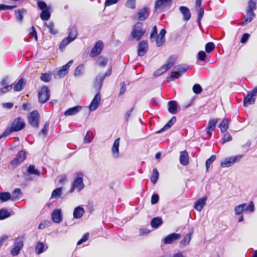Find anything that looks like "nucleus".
Returning a JSON list of instances; mask_svg holds the SVG:
<instances>
[{
    "label": "nucleus",
    "mask_w": 257,
    "mask_h": 257,
    "mask_svg": "<svg viewBox=\"0 0 257 257\" xmlns=\"http://www.w3.org/2000/svg\"><path fill=\"white\" fill-rule=\"evenodd\" d=\"M145 33V31L143 30V24L142 23L138 22L133 28L131 32V36L133 40L139 41L141 39Z\"/></svg>",
    "instance_id": "1"
},
{
    "label": "nucleus",
    "mask_w": 257,
    "mask_h": 257,
    "mask_svg": "<svg viewBox=\"0 0 257 257\" xmlns=\"http://www.w3.org/2000/svg\"><path fill=\"white\" fill-rule=\"evenodd\" d=\"M173 0H157L155 4V10L158 13L166 11L171 7Z\"/></svg>",
    "instance_id": "2"
},
{
    "label": "nucleus",
    "mask_w": 257,
    "mask_h": 257,
    "mask_svg": "<svg viewBox=\"0 0 257 257\" xmlns=\"http://www.w3.org/2000/svg\"><path fill=\"white\" fill-rule=\"evenodd\" d=\"M77 175V177L71 183V189L70 191V193H73L76 189L79 192L84 187L82 179L83 174L81 173H78Z\"/></svg>",
    "instance_id": "3"
},
{
    "label": "nucleus",
    "mask_w": 257,
    "mask_h": 257,
    "mask_svg": "<svg viewBox=\"0 0 257 257\" xmlns=\"http://www.w3.org/2000/svg\"><path fill=\"white\" fill-rule=\"evenodd\" d=\"M243 157V155H239L226 158L222 160L220 166L222 168L229 167L234 163L238 162Z\"/></svg>",
    "instance_id": "4"
},
{
    "label": "nucleus",
    "mask_w": 257,
    "mask_h": 257,
    "mask_svg": "<svg viewBox=\"0 0 257 257\" xmlns=\"http://www.w3.org/2000/svg\"><path fill=\"white\" fill-rule=\"evenodd\" d=\"M28 119L29 124L32 127L35 128L38 127L40 120V114L38 111L34 110L32 111L29 114Z\"/></svg>",
    "instance_id": "5"
},
{
    "label": "nucleus",
    "mask_w": 257,
    "mask_h": 257,
    "mask_svg": "<svg viewBox=\"0 0 257 257\" xmlns=\"http://www.w3.org/2000/svg\"><path fill=\"white\" fill-rule=\"evenodd\" d=\"M175 59L173 57H170L167 60L166 63L164 64L160 69L154 72L155 76H159L165 73L174 64Z\"/></svg>",
    "instance_id": "6"
},
{
    "label": "nucleus",
    "mask_w": 257,
    "mask_h": 257,
    "mask_svg": "<svg viewBox=\"0 0 257 257\" xmlns=\"http://www.w3.org/2000/svg\"><path fill=\"white\" fill-rule=\"evenodd\" d=\"M105 78V76H102V74H98L94 79L93 87L95 89L96 93L94 96H100L99 90L101 89L103 80Z\"/></svg>",
    "instance_id": "7"
},
{
    "label": "nucleus",
    "mask_w": 257,
    "mask_h": 257,
    "mask_svg": "<svg viewBox=\"0 0 257 257\" xmlns=\"http://www.w3.org/2000/svg\"><path fill=\"white\" fill-rule=\"evenodd\" d=\"M103 48V43L101 41H97L94 46L92 48L90 56L94 57L99 55Z\"/></svg>",
    "instance_id": "8"
},
{
    "label": "nucleus",
    "mask_w": 257,
    "mask_h": 257,
    "mask_svg": "<svg viewBox=\"0 0 257 257\" xmlns=\"http://www.w3.org/2000/svg\"><path fill=\"white\" fill-rule=\"evenodd\" d=\"M202 0H196L195 5V10L196 12L198 13L197 23L200 24V21L202 19L204 13V9L203 7L201 6Z\"/></svg>",
    "instance_id": "9"
},
{
    "label": "nucleus",
    "mask_w": 257,
    "mask_h": 257,
    "mask_svg": "<svg viewBox=\"0 0 257 257\" xmlns=\"http://www.w3.org/2000/svg\"><path fill=\"white\" fill-rule=\"evenodd\" d=\"M187 69L188 67L185 65L181 64L176 65L173 68L172 71V73L175 74V78H178L185 72Z\"/></svg>",
    "instance_id": "10"
},
{
    "label": "nucleus",
    "mask_w": 257,
    "mask_h": 257,
    "mask_svg": "<svg viewBox=\"0 0 257 257\" xmlns=\"http://www.w3.org/2000/svg\"><path fill=\"white\" fill-rule=\"evenodd\" d=\"M25 126V124L23 119L20 117H17L14 120L11 127L15 132H18L23 129Z\"/></svg>",
    "instance_id": "11"
},
{
    "label": "nucleus",
    "mask_w": 257,
    "mask_h": 257,
    "mask_svg": "<svg viewBox=\"0 0 257 257\" xmlns=\"http://www.w3.org/2000/svg\"><path fill=\"white\" fill-rule=\"evenodd\" d=\"M73 62L72 60L69 61L66 64L62 66L57 72V75L60 78L64 77L68 73L70 67Z\"/></svg>",
    "instance_id": "12"
},
{
    "label": "nucleus",
    "mask_w": 257,
    "mask_h": 257,
    "mask_svg": "<svg viewBox=\"0 0 257 257\" xmlns=\"http://www.w3.org/2000/svg\"><path fill=\"white\" fill-rule=\"evenodd\" d=\"M51 219L54 223H60L63 219V215L61 209H55L52 212Z\"/></svg>",
    "instance_id": "13"
},
{
    "label": "nucleus",
    "mask_w": 257,
    "mask_h": 257,
    "mask_svg": "<svg viewBox=\"0 0 257 257\" xmlns=\"http://www.w3.org/2000/svg\"><path fill=\"white\" fill-rule=\"evenodd\" d=\"M26 159V153L24 151H20L16 157L11 162V164L15 167L18 166Z\"/></svg>",
    "instance_id": "14"
},
{
    "label": "nucleus",
    "mask_w": 257,
    "mask_h": 257,
    "mask_svg": "<svg viewBox=\"0 0 257 257\" xmlns=\"http://www.w3.org/2000/svg\"><path fill=\"white\" fill-rule=\"evenodd\" d=\"M148 50V44L147 41H142L138 45V53L139 56H144Z\"/></svg>",
    "instance_id": "15"
},
{
    "label": "nucleus",
    "mask_w": 257,
    "mask_h": 257,
    "mask_svg": "<svg viewBox=\"0 0 257 257\" xmlns=\"http://www.w3.org/2000/svg\"><path fill=\"white\" fill-rule=\"evenodd\" d=\"M181 237L179 233H173L166 236L164 239V243L165 244H171L175 241L179 239Z\"/></svg>",
    "instance_id": "16"
},
{
    "label": "nucleus",
    "mask_w": 257,
    "mask_h": 257,
    "mask_svg": "<svg viewBox=\"0 0 257 257\" xmlns=\"http://www.w3.org/2000/svg\"><path fill=\"white\" fill-rule=\"evenodd\" d=\"M207 200V197L206 196L199 199L195 202L194 208L197 211H201L206 205Z\"/></svg>",
    "instance_id": "17"
},
{
    "label": "nucleus",
    "mask_w": 257,
    "mask_h": 257,
    "mask_svg": "<svg viewBox=\"0 0 257 257\" xmlns=\"http://www.w3.org/2000/svg\"><path fill=\"white\" fill-rule=\"evenodd\" d=\"M150 8L144 7L141 9L138 12V19L140 21H144L149 17Z\"/></svg>",
    "instance_id": "18"
},
{
    "label": "nucleus",
    "mask_w": 257,
    "mask_h": 257,
    "mask_svg": "<svg viewBox=\"0 0 257 257\" xmlns=\"http://www.w3.org/2000/svg\"><path fill=\"white\" fill-rule=\"evenodd\" d=\"M179 11L183 15V20L184 21H188L191 17L189 9L185 6H181L179 8Z\"/></svg>",
    "instance_id": "19"
},
{
    "label": "nucleus",
    "mask_w": 257,
    "mask_h": 257,
    "mask_svg": "<svg viewBox=\"0 0 257 257\" xmlns=\"http://www.w3.org/2000/svg\"><path fill=\"white\" fill-rule=\"evenodd\" d=\"M1 83V85L3 86V87L1 89V92L2 93H5L12 90L13 88V84L9 85V78L8 77L4 78L2 80Z\"/></svg>",
    "instance_id": "20"
},
{
    "label": "nucleus",
    "mask_w": 257,
    "mask_h": 257,
    "mask_svg": "<svg viewBox=\"0 0 257 257\" xmlns=\"http://www.w3.org/2000/svg\"><path fill=\"white\" fill-rule=\"evenodd\" d=\"M82 108V107L81 105H77L69 108L65 111L64 115L65 116H71L75 115L80 112Z\"/></svg>",
    "instance_id": "21"
},
{
    "label": "nucleus",
    "mask_w": 257,
    "mask_h": 257,
    "mask_svg": "<svg viewBox=\"0 0 257 257\" xmlns=\"http://www.w3.org/2000/svg\"><path fill=\"white\" fill-rule=\"evenodd\" d=\"M119 141L120 139H116L113 144L112 148L111 149V152L112 156L114 158H117L119 156Z\"/></svg>",
    "instance_id": "22"
},
{
    "label": "nucleus",
    "mask_w": 257,
    "mask_h": 257,
    "mask_svg": "<svg viewBox=\"0 0 257 257\" xmlns=\"http://www.w3.org/2000/svg\"><path fill=\"white\" fill-rule=\"evenodd\" d=\"M85 213L84 208L80 206L76 207L73 211V216L75 219H79L81 218Z\"/></svg>",
    "instance_id": "23"
},
{
    "label": "nucleus",
    "mask_w": 257,
    "mask_h": 257,
    "mask_svg": "<svg viewBox=\"0 0 257 257\" xmlns=\"http://www.w3.org/2000/svg\"><path fill=\"white\" fill-rule=\"evenodd\" d=\"M255 17V14L254 11L246 10V18L241 23V25L244 26L246 25L248 23L251 22V21Z\"/></svg>",
    "instance_id": "24"
},
{
    "label": "nucleus",
    "mask_w": 257,
    "mask_h": 257,
    "mask_svg": "<svg viewBox=\"0 0 257 257\" xmlns=\"http://www.w3.org/2000/svg\"><path fill=\"white\" fill-rule=\"evenodd\" d=\"M194 229L191 228L190 230L189 233L187 234L184 237L182 240L180 242V244L181 245H183L184 246H187L188 245L191 240L192 235L193 234Z\"/></svg>",
    "instance_id": "25"
},
{
    "label": "nucleus",
    "mask_w": 257,
    "mask_h": 257,
    "mask_svg": "<svg viewBox=\"0 0 257 257\" xmlns=\"http://www.w3.org/2000/svg\"><path fill=\"white\" fill-rule=\"evenodd\" d=\"M25 239V234L18 235V236L14 239V245L23 248L24 247V241Z\"/></svg>",
    "instance_id": "26"
},
{
    "label": "nucleus",
    "mask_w": 257,
    "mask_h": 257,
    "mask_svg": "<svg viewBox=\"0 0 257 257\" xmlns=\"http://www.w3.org/2000/svg\"><path fill=\"white\" fill-rule=\"evenodd\" d=\"M179 158L180 163L183 166H186L189 163L188 154L186 151L181 152Z\"/></svg>",
    "instance_id": "27"
},
{
    "label": "nucleus",
    "mask_w": 257,
    "mask_h": 257,
    "mask_svg": "<svg viewBox=\"0 0 257 257\" xmlns=\"http://www.w3.org/2000/svg\"><path fill=\"white\" fill-rule=\"evenodd\" d=\"M100 101L101 97H94L89 106L90 110L92 111L96 110L98 107Z\"/></svg>",
    "instance_id": "28"
},
{
    "label": "nucleus",
    "mask_w": 257,
    "mask_h": 257,
    "mask_svg": "<svg viewBox=\"0 0 257 257\" xmlns=\"http://www.w3.org/2000/svg\"><path fill=\"white\" fill-rule=\"evenodd\" d=\"M26 84V81L24 78H21L18 82L13 86V88L15 91H21L25 85Z\"/></svg>",
    "instance_id": "29"
},
{
    "label": "nucleus",
    "mask_w": 257,
    "mask_h": 257,
    "mask_svg": "<svg viewBox=\"0 0 257 257\" xmlns=\"http://www.w3.org/2000/svg\"><path fill=\"white\" fill-rule=\"evenodd\" d=\"M168 111L173 114L177 113V104L175 101L171 100L168 102Z\"/></svg>",
    "instance_id": "30"
},
{
    "label": "nucleus",
    "mask_w": 257,
    "mask_h": 257,
    "mask_svg": "<svg viewBox=\"0 0 257 257\" xmlns=\"http://www.w3.org/2000/svg\"><path fill=\"white\" fill-rule=\"evenodd\" d=\"M176 117L175 116H173L172 118L165 125V126L157 133H161L170 128L176 122Z\"/></svg>",
    "instance_id": "31"
},
{
    "label": "nucleus",
    "mask_w": 257,
    "mask_h": 257,
    "mask_svg": "<svg viewBox=\"0 0 257 257\" xmlns=\"http://www.w3.org/2000/svg\"><path fill=\"white\" fill-rule=\"evenodd\" d=\"M50 10L51 7L42 11L40 17L43 21H47L50 19L51 16Z\"/></svg>",
    "instance_id": "32"
},
{
    "label": "nucleus",
    "mask_w": 257,
    "mask_h": 257,
    "mask_svg": "<svg viewBox=\"0 0 257 257\" xmlns=\"http://www.w3.org/2000/svg\"><path fill=\"white\" fill-rule=\"evenodd\" d=\"M47 248V247L45 248L44 244L42 242L39 241L37 242L35 246V252L37 254H40L45 251Z\"/></svg>",
    "instance_id": "33"
},
{
    "label": "nucleus",
    "mask_w": 257,
    "mask_h": 257,
    "mask_svg": "<svg viewBox=\"0 0 257 257\" xmlns=\"http://www.w3.org/2000/svg\"><path fill=\"white\" fill-rule=\"evenodd\" d=\"M163 223L162 219L159 217H154L151 221V225L154 228H157Z\"/></svg>",
    "instance_id": "34"
},
{
    "label": "nucleus",
    "mask_w": 257,
    "mask_h": 257,
    "mask_svg": "<svg viewBox=\"0 0 257 257\" xmlns=\"http://www.w3.org/2000/svg\"><path fill=\"white\" fill-rule=\"evenodd\" d=\"M50 92L47 86L42 87L38 91V96H50Z\"/></svg>",
    "instance_id": "35"
},
{
    "label": "nucleus",
    "mask_w": 257,
    "mask_h": 257,
    "mask_svg": "<svg viewBox=\"0 0 257 257\" xmlns=\"http://www.w3.org/2000/svg\"><path fill=\"white\" fill-rule=\"evenodd\" d=\"M96 63L98 66L104 67L107 63V60L103 56H100L97 59Z\"/></svg>",
    "instance_id": "36"
},
{
    "label": "nucleus",
    "mask_w": 257,
    "mask_h": 257,
    "mask_svg": "<svg viewBox=\"0 0 257 257\" xmlns=\"http://www.w3.org/2000/svg\"><path fill=\"white\" fill-rule=\"evenodd\" d=\"M219 127L222 133H224L228 128V121L227 119L224 118L219 125Z\"/></svg>",
    "instance_id": "37"
},
{
    "label": "nucleus",
    "mask_w": 257,
    "mask_h": 257,
    "mask_svg": "<svg viewBox=\"0 0 257 257\" xmlns=\"http://www.w3.org/2000/svg\"><path fill=\"white\" fill-rule=\"evenodd\" d=\"M84 65H79L78 66L75 70L74 75L75 77H79L82 76L84 74Z\"/></svg>",
    "instance_id": "38"
},
{
    "label": "nucleus",
    "mask_w": 257,
    "mask_h": 257,
    "mask_svg": "<svg viewBox=\"0 0 257 257\" xmlns=\"http://www.w3.org/2000/svg\"><path fill=\"white\" fill-rule=\"evenodd\" d=\"M77 33L76 29L74 28L70 29L67 38L72 42L77 38Z\"/></svg>",
    "instance_id": "39"
},
{
    "label": "nucleus",
    "mask_w": 257,
    "mask_h": 257,
    "mask_svg": "<svg viewBox=\"0 0 257 257\" xmlns=\"http://www.w3.org/2000/svg\"><path fill=\"white\" fill-rule=\"evenodd\" d=\"M246 206V203H243L242 204L236 206L234 207V212L235 215H240L244 211L245 207Z\"/></svg>",
    "instance_id": "40"
},
{
    "label": "nucleus",
    "mask_w": 257,
    "mask_h": 257,
    "mask_svg": "<svg viewBox=\"0 0 257 257\" xmlns=\"http://www.w3.org/2000/svg\"><path fill=\"white\" fill-rule=\"evenodd\" d=\"M45 25L49 29V32L52 35H56L57 34V31L54 29V24L53 22H50L48 23H45Z\"/></svg>",
    "instance_id": "41"
},
{
    "label": "nucleus",
    "mask_w": 257,
    "mask_h": 257,
    "mask_svg": "<svg viewBox=\"0 0 257 257\" xmlns=\"http://www.w3.org/2000/svg\"><path fill=\"white\" fill-rule=\"evenodd\" d=\"M28 173L30 174H34L36 176H40L41 175L40 172L35 169L34 165H30L28 169Z\"/></svg>",
    "instance_id": "42"
},
{
    "label": "nucleus",
    "mask_w": 257,
    "mask_h": 257,
    "mask_svg": "<svg viewBox=\"0 0 257 257\" xmlns=\"http://www.w3.org/2000/svg\"><path fill=\"white\" fill-rule=\"evenodd\" d=\"M255 102L254 97H244L243 105L244 107L254 104Z\"/></svg>",
    "instance_id": "43"
},
{
    "label": "nucleus",
    "mask_w": 257,
    "mask_h": 257,
    "mask_svg": "<svg viewBox=\"0 0 257 257\" xmlns=\"http://www.w3.org/2000/svg\"><path fill=\"white\" fill-rule=\"evenodd\" d=\"M159 176V172L156 168H154L153 170V175L151 177V181L153 184H155L157 183Z\"/></svg>",
    "instance_id": "44"
},
{
    "label": "nucleus",
    "mask_w": 257,
    "mask_h": 257,
    "mask_svg": "<svg viewBox=\"0 0 257 257\" xmlns=\"http://www.w3.org/2000/svg\"><path fill=\"white\" fill-rule=\"evenodd\" d=\"M11 216V213L6 209L3 208L0 210V219H5Z\"/></svg>",
    "instance_id": "45"
},
{
    "label": "nucleus",
    "mask_w": 257,
    "mask_h": 257,
    "mask_svg": "<svg viewBox=\"0 0 257 257\" xmlns=\"http://www.w3.org/2000/svg\"><path fill=\"white\" fill-rule=\"evenodd\" d=\"M11 195L9 192L0 193V200L2 202H6L11 199Z\"/></svg>",
    "instance_id": "46"
},
{
    "label": "nucleus",
    "mask_w": 257,
    "mask_h": 257,
    "mask_svg": "<svg viewBox=\"0 0 257 257\" xmlns=\"http://www.w3.org/2000/svg\"><path fill=\"white\" fill-rule=\"evenodd\" d=\"M125 6L128 9L134 10L136 7V1L127 0L125 3Z\"/></svg>",
    "instance_id": "47"
},
{
    "label": "nucleus",
    "mask_w": 257,
    "mask_h": 257,
    "mask_svg": "<svg viewBox=\"0 0 257 257\" xmlns=\"http://www.w3.org/2000/svg\"><path fill=\"white\" fill-rule=\"evenodd\" d=\"M256 0H249L248 3L247 10L254 11L256 9Z\"/></svg>",
    "instance_id": "48"
},
{
    "label": "nucleus",
    "mask_w": 257,
    "mask_h": 257,
    "mask_svg": "<svg viewBox=\"0 0 257 257\" xmlns=\"http://www.w3.org/2000/svg\"><path fill=\"white\" fill-rule=\"evenodd\" d=\"M26 12L25 9L18 10L16 12V16L18 21L21 22L23 19V14Z\"/></svg>",
    "instance_id": "49"
},
{
    "label": "nucleus",
    "mask_w": 257,
    "mask_h": 257,
    "mask_svg": "<svg viewBox=\"0 0 257 257\" xmlns=\"http://www.w3.org/2000/svg\"><path fill=\"white\" fill-rule=\"evenodd\" d=\"M217 121H218L217 119H216V118H213V119H210L209 121L208 125L207 127V129L210 130L211 131H213L216 126V124L217 122Z\"/></svg>",
    "instance_id": "50"
},
{
    "label": "nucleus",
    "mask_w": 257,
    "mask_h": 257,
    "mask_svg": "<svg viewBox=\"0 0 257 257\" xmlns=\"http://www.w3.org/2000/svg\"><path fill=\"white\" fill-rule=\"evenodd\" d=\"M62 188H57L54 190L52 193L51 198H58L61 194Z\"/></svg>",
    "instance_id": "51"
},
{
    "label": "nucleus",
    "mask_w": 257,
    "mask_h": 257,
    "mask_svg": "<svg viewBox=\"0 0 257 257\" xmlns=\"http://www.w3.org/2000/svg\"><path fill=\"white\" fill-rule=\"evenodd\" d=\"M216 156L213 155H212L209 159H208L205 163V166L206 168V171L208 172L209 171V168L210 166V165L215 160Z\"/></svg>",
    "instance_id": "52"
},
{
    "label": "nucleus",
    "mask_w": 257,
    "mask_h": 257,
    "mask_svg": "<svg viewBox=\"0 0 257 257\" xmlns=\"http://www.w3.org/2000/svg\"><path fill=\"white\" fill-rule=\"evenodd\" d=\"M215 44L213 42H208L205 45V51L208 53H210L215 49Z\"/></svg>",
    "instance_id": "53"
},
{
    "label": "nucleus",
    "mask_w": 257,
    "mask_h": 257,
    "mask_svg": "<svg viewBox=\"0 0 257 257\" xmlns=\"http://www.w3.org/2000/svg\"><path fill=\"white\" fill-rule=\"evenodd\" d=\"M156 40V45L158 47L162 46L165 42V37H161L160 36H157L154 39V41Z\"/></svg>",
    "instance_id": "54"
},
{
    "label": "nucleus",
    "mask_w": 257,
    "mask_h": 257,
    "mask_svg": "<svg viewBox=\"0 0 257 257\" xmlns=\"http://www.w3.org/2000/svg\"><path fill=\"white\" fill-rule=\"evenodd\" d=\"M72 41L68 39L67 37L64 39L61 42L59 48L61 50H63L66 46H67L69 43H70Z\"/></svg>",
    "instance_id": "55"
},
{
    "label": "nucleus",
    "mask_w": 257,
    "mask_h": 257,
    "mask_svg": "<svg viewBox=\"0 0 257 257\" xmlns=\"http://www.w3.org/2000/svg\"><path fill=\"white\" fill-rule=\"evenodd\" d=\"M40 79L44 82H48L51 80L52 76L49 73H43L41 76Z\"/></svg>",
    "instance_id": "56"
},
{
    "label": "nucleus",
    "mask_w": 257,
    "mask_h": 257,
    "mask_svg": "<svg viewBox=\"0 0 257 257\" xmlns=\"http://www.w3.org/2000/svg\"><path fill=\"white\" fill-rule=\"evenodd\" d=\"M193 92L196 94H199L202 91L201 85L199 84H195L192 88Z\"/></svg>",
    "instance_id": "57"
},
{
    "label": "nucleus",
    "mask_w": 257,
    "mask_h": 257,
    "mask_svg": "<svg viewBox=\"0 0 257 257\" xmlns=\"http://www.w3.org/2000/svg\"><path fill=\"white\" fill-rule=\"evenodd\" d=\"M22 248L14 246L11 250V254L12 255L15 256L18 255Z\"/></svg>",
    "instance_id": "58"
},
{
    "label": "nucleus",
    "mask_w": 257,
    "mask_h": 257,
    "mask_svg": "<svg viewBox=\"0 0 257 257\" xmlns=\"http://www.w3.org/2000/svg\"><path fill=\"white\" fill-rule=\"evenodd\" d=\"M22 194L21 190L19 188H16L14 190L12 193V200L18 198Z\"/></svg>",
    "instance_id": "59"
},
{
    "label": "nucleus",
    "mask_w": 257,
    "mask_h": 257,
    "mask_svg": "<svg viewBox=\"0 0 257 257\" xmlns=\"http://www.w3.org/2000/svg\"><path fill=\"white\" fill-rule=\"evenodd\" d=\"M92 139V133L90 132H87L84 138V142L86 144L89 143Z\"/></svg>",
    "instance_id": "60"
},
{
    "label": "nucleus",
    "mask_w": 257,
    "mask_h": 257,
    "mask_svg": "<svg viewBox=\"0 0 257 257\" xmlns=\"http://www.w3.org/2000/svg\"><path fill=\"white\" fill-rule=\"evenodd\" d=\"M37 5L38 8L42 11L50 7V6H48L45 2L42 1H38Z\"/></svg>",
    "instance_id": "61"
},
{
    "label": "nucleus",
    "mask_w": 257,
    "mask_h": 257,
    "mask_svg": "<svg viewBox=\"0 0 257 257\" xmlns=\"http://www.w3.org/2000/svg\"><path fill=\"white\" fill-rule=\"evenodd\" d=\"M89 233H85L82 237V238L77 242V245H79L81 244L82 243L85 242L88 239Z\"/></svg>",
    "instance_id": "62"
},
{
    "label": "nucleus",
    "mask_w": 257,
    "mask_h": 257,
    "mask_svg": "<svg viewBox=\"0 0 257 257\" xmlns=\"http://www.w3.org/2000/svg\"><path fill=\"white\" fill-rule=\"evenodd\" d=\"M157 28L155 26L153 28V29L150 35V39L151 41H154V39L157 36Z\"/></svg>",
    "instance_id": "63"
},
{
    "label": "nucleus",
    "mask_w": 257,
    "mask_h": 257,
    "mask_svg": "<svg viewBox=\"0 0 257 257\" xmlns=\"http://www.w3.org/2000/svg\"><path fill=\"white\" fill-rule=\"evenodd\" d=\"M254 208L253 203L252 201H251L248 205L246 204V206L245 207L244 210L252 212L254 211Z\"/></svg>",
    "instance_id": "64"
}]
</instances>
